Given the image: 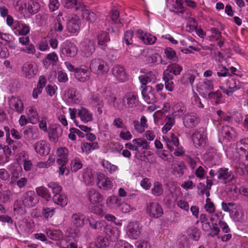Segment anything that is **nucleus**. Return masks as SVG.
Returning <instances> with one entry per match:
<instances>
[{
    "label": "nucleus",
    "mask_w": 248,
    "mask_h": 248,
    "mask_svg": "<svg viewBox=\"0 0 248 248\" xmlns=\"http://www.w3.org/2000/svg\"><path fill=\"white\" fill-rule=\"evenodd\" d=\"M71 221L73 224L76 228H69L66 231V236L72 237L73 239L78 238L79 235V230L78 228L84 225V217L83 215L79 214H74L72 216Z\"/></svg>",
    "instance_id": "f257e3e1"
},
{
    "label": "nucleus",
    "mask_w": 248,
    "mask_h": 248,
    "mask_svg": "<svg viewBox=\"0 0 248 248\" xmlns=\"http://www.w3.org/2000/svg\"><path fill=\"white\" fill-rule=\"evenodd\" d=\"M191 138L193 145L196 148L204 147L207 141L206 131L203 127H200L194 130Z\"/></svg>",
    "instance_id": "f03ea898"
},
{
    "label": "nucleus",
    "mask_w": 248,
    "mask_h": 248,
    "mask_svg": "<svg viewBox=\"0 0 248 248\" xmlns=\"http://www.w3.org/2000/svg\"><path fill=\"white\" fill-rule=\"evenodd\" d=\"M199 221L202 224V230L208 232V235L214 237L219 233L220 230L217 227V224L213 223L211 226L208 218L205 214H202L200 215Z\"/></svg>",
    "instance_id": "7ed1b4c3"
},
{
    "label": "nucleus",
    "mask_w": 248,
    "mask_h": 248,
    "mask_svg": "<svg viewBox=\"0 0 248 248\" xmlns=\"http://www.w3.org/2000/svg\"><path fill=\"white\" fill-rule=\"evenodd\" d=\"M142 226L136 221L129 222L126 228L125 234L131 239H138L141 234Z\"/></svg>",
    "instance_id": "20e7f679"
},
{
    "label": "nucleus",
    "mask_w": 248,
    "mask_h": 248,
    "mask_svg": "<svg viewBox=\"0 0 248 248\" xmlns=\"http://www.w3.org/2000/svg\"><path fill=\"white\" fill-rule=\"evenodd\" d=\"M63 100L68 105L78 104L81 101V95L75 88H69L65 91Z\"/></svg>",
    "instance_id": "39448f33"
},
{
    "label": "nucleus",
    "mask_w": 248,
    "mask_h": 248,
    "mask_svg": "<svg viewBox=\"0 0 248 248\" xmlns=\"http://www.w3.org/2000/svg\"><path fill=\"white\" fill-rule=\"evenodd\" d=\"M90 68L93 72L97 75L106 74L109 70L107 63L103 60L98 58L94 59L91 61Z\"/></svg>",
    "instance_id": "423d86ee"
},
{
    "label": "nucleus",
    "mask_w": 248,
    "mask_h": 248,
    "mask_svg": "<svg viewBox=\"0 0 248 248\" xmlns=\"http://www.w3.org/2000/svg\"><path fill=\"white\" fill-rule=\"evenodd\" d=\"M82 56L85 57H89L92 55L95 51L94 42L89 39L83 40L79 46Z\"/></svg>",
    "instance_id": "0eeeda50"
},
{
    "label": "nucleus",
    "mask_w": 248,
    "mask_h": 248,
    "mask_svg": "<svg viewBox=\"0 0 248 248\" xmlns=\"http://www.w3.org/2000/svg\"><path fill=\"white\" fill-rule=\"evenodd\" d=\"M96 184L99 189L103 190H109L113 186L112 181L103 173L97 174Z\"/></svg>",
    "instance_id": "6e6552de"
},
{
    "label": "nucleus",
    "mask_w": 248,
    "mask_h": 248,
    "mask_svg": "<svg viewBox=\"0 0 248 248\" xmlns=\"http://www.w3.org/2000/svg\"><path fill=\"white\" fill-rule=\"evenodd\" d=\"M214 81L211 79H204L199 82L197 86V91L202 96L206 97L214 89Z\"/></svg>",
    "instance_id": "1a4fd4ad"
},
{
    "label": "nucleus",
    "mask_w": 248,
    "mask_h": 248,
    "mask_svg": "<svg viewBox=\"0 0 248 248\" xmlns=\"http://www.w3.org/2000/svg\"><path fill=\"white\" fill-rule=\"evenodd\" d=\"M8 105L11 109L18 114L23 112L24 109V103L22 100L19 97L12 96L8 99Z\"/></svg>",
    "instance_id": "9d476101"
},
{
    "label": "nucleus",
    "mask_w": 248,
    "mask_h": 248,
    "mask_svg": "<svg viewBox=\"0 0 248 248\" xmlns=\"http://www.w3.org/2000/svg\"><path fill=\"white\" fill-rule=\"evenodd\" d=\"M216 174L219 181L224 184L230 183L234 179L233 173L228 168H219Z\"/></svg>",
    "instance_id": "9b49d317"
},
{
    "label": "nucleus",
    "mask_w": 248,
    "mask_h": 248,
    "mask_svg": "<svg viewBox=\"0 0 248 248\" xmlns=\"http://www.w3.org/2000/svg\"><path fill=\"white\" fill-rule=\"evenodd\" d=\"M22 201L23 204L27 208H31L34 206L39 201L35 192L33 191L30 190L25 192L22 196Z\"/></svg>",
    "instance_id": "f8f14e48"
},
{
    "label": "nucleus",
    "mask_w": 248,
    "mask_h": 248,
    "mask_svg": "<svg viewBox=\"0 0 248 248\" xmlns=\"http://www.w3.org/2000/svg\"><path fill=\"white\" fill-rule=\"evenodd\" d=\"M111 73L118 82H123L127 79L125 68L123 66L115 65L112 69Z\"/></svg>",
    "instance_id": "ddd939ff"
},
{
    "label": "nucleus",
    "mask_w": 248,
    "mask_h": 248,
    "mask_svg": "<svg viewBox=\"0 0 248 248\" xmlns=\"http://www.w3.org/2000/svg\"><path fill=\"white\" fill-rule=\"evenodd\" d=\"M76 10L81 12L82 18L88 21L93 22L96 19L95 14L90 10L85 8L83 2H79L76 6Z\"/></svg>",
    "instance_id": "4468645a"
},
{
    "label": "nucleus",
    "mask_w": 248,
    "mask_h": 248,
    "mask_svg": "<svg viewBox=\"0 0 248 248\" xmlns=\"http://www.w3.org/2000/svg\"><path fill=\"white\" fill-rule=\"evenodd\" d=\"M183 124L186 128H192L200 123V118L195 113H189L183 117Z\"/></svg>",
    "instance_id": "2eb2a0df"
},
{
    "label": "nucleus",
    "mask_w": 248,
    "mask_h": 248,
    "mask_svg": "<svg viewBox=\"0 0 248 248\" xmlns=\"http://www.w3.org/2000/svg\"><path fill=\"white\" fill-rule=\"evenodd\" d=\"M78 53V48L71 42L65 41L63 48L62 49V54L68 58L74 57Z\"/></svg>",
    "instance_id": "dca6fc26"
},
{
    "label": "nucleus",
    "mask_w": 248,
    "mask_h": 248,
    "mask_svg": "<svg viewBox=\"0 0 248 248\" xmlns=\"http://www.w3.org/2000/svg\"><path fill=\"white\" fill-rule=\"evenodd\" d=\"M91 73L87 67L81 66L76 68L75 76L76 78L80 82H85L89 80Z\"/></svg>",
    "instance_id": "f3484780"
},
{
    "label": "nucleus",
    "mask_w": 248,
    "mask_h": 248,
    "mask_svg": "<svg viewBox=\"0 0 248 248\" xmlns=\"http://www.w3.org/2000/svg\"><path fill=\"white\" fill-rule=\"evenodd\" d=\"M17 225L21 232L26 236H28L33 231V223L31 221L28 220L26 218L20 220Z\"/></svg>",
    "instance_id": "a211bd4d"
},
{
    "label": "nucleus",
    "mask_w": 248,
    "mask_h": 248,
    "mask_svg": "<svg viewBox=\"0 0 248 248\" xmlns=\"http://www.w3.org/2000/svg\"><path fill=\"white\" fill-rule=\"evenodd\" d=\"M86 195L89 201L93 204L101 202L103 200V195L94 188H89Z\"/></svg>",
    "instance_id": "6ab92c4d"
},
{
    "label": "nucleus",
    "mask_w": 248,
    "mask_h": 248,
    "mask_svg": "<svg viewBox=\"0 0 248 248\" xmlns=\"http://www.w3.org/2000/svg\"><path fill=\"white\" fill-rule=\"evenodd\" d=\"M56 162L58 164H67L68 162L69 150L66 147H60L57 149Z\"/></svg>",
    "instance_id": "aec40b11"
},
{
    "label": "nucleus",
    "mask_w": 248,
    "mask_h": 248,
    "mask_svg": "<svg viewBox=\"0 0 248 248\" xmlns=\"http://www.w3.org/2000/svg\"><path fill=\"white\" fill-rule=\"evenodd\" d=\"M23 75L28 78H31L37 74L38 68L34 62H27L25 63L22 67Z\"/></svg>",
    "instance_id": "412c9836"
},
{
    "label": "nucleus",
    "mask_w": 248,
    "mask_h": 248,
    "mask_svg": "<svg viewBox=\"0 0 248 248\" xmlns=\"http://www.w3.org/2000/svg\"><path fill=\"white\" fill-rule=\"evenodd\" d=\"M80 20L79 17L74 15L71 16L67 23V30L72 33H76L80 29Z\"/></svg>",
    "instance_id": "4be33fe9"
},
{
    "label": "nucleus",
    "mask_w": 248,
    "mask_h": 248,
    "mask_svg": "<svg viewBox=\"0 0 248 248\" xmlns=\"http://www.w3.org/2000/svg\"><path fill=\"white\" fill-rule=\"evenodd\" d=\"M141 94L145 101L147 104L155 103V91L154 88L147 86L141 91Z\"/></svg>",
    "instance_id": "5701e85b"
},
{
    "label": "nucleus",
    "mask_w": 248,
    "mask_h": 248,
    "mask_svg": "<svg viewBox=\"0 0 248 248\" xmlns=\"http://www.w3.org/2000/svg\"><path fill=\"white\" fill-rule=\"evenodd\" d=\"M78 116L81 121L86 124L93 120V114L88 108L81 107L78 109Z\"/></svg>",
    "instance_id": "b1692460"
},
{
    "label": "nucleus",
    "mask_w": 248,
    "mask_h": 248,
    "mask_svg": "<svg viewBox=\"0 0 248 248\" xmlns=\"http://www.w3.org/2000/svg\"><path fill=\"white\" fill-rule=\"evenodd\" d=\"M166 6L170 12L181 13L183 12V0H167Z\"/></svg>",
    "instance_id": "393cba45"
},
{
    "label": "nucleus",
    "mask_w": 248,
    "mask_h": 248,
    "mask_svg": "<svg viewBox=\"0 0 248 248\" xmlns=\"http://www.w3.org/2000/svg\"><path fill=\"white\" fill-rule=\"evenodd\" d=\"M133 125L137 133L142 134L148 127L147 119L145 116L142 115L140 118V122L137 120L133 121Z\"/></svg>",
    "instance_id": "a878e982"
},
{
    "label": "nucleus",
    "mask_w": 248,
    "mask_h": 248,
    "mask_svg": "<svg viewBox=\"0 0 248 248\" xmlns=\"http://www.w3.org/2000/svg\"><path fill=\"white\" fill-rule=\"evenodd\" d=\"M12 155V151L9 146L2 144L0 142V165H4L10 160Z\"/></svg>",
    "instance_id": "bb28decb"
},
{
    "label": "nucleus",
    "mask_w": 248,
    "mask_h": 248,
    "mask_svg": "<svg viewBox=\"0 0 248 248\" xmlns=\"http://www.w3.org/2000/svg\"><path fill=\"white\" fill-rule=\"evenodd\" d=\"M35 152L42 155H47L49 153L50 148L48 144L43 140L36 142L34 145Z\"/></svg>",
    "instance_id": "cd10ccee"
},
{
    "label": "nucleus",
    "mask_w": 248,
    "mask_h": 248,
    "mask_svg": "<svg viewBox=\"0 0 248 248\" xmlns=\"http://www.w3.org/2000/svg\"><path fill=\"white\" fill-rule=\"evenodd\" d=\"M221 135L226 142L230 141L236 137V131L233 127L224 125L221 128Z\"/></svg>",
    "instance_id": "c85d7f7f"
},
{
    "label": "nucleus",
    "mask_w": 248,
    "mask_h": 248,
    "mask_svg": "<svg viewBox=\"0 0 248 248\" xmlns=\"http://www.w3.org/2000/svg\"><path fill=\"white\" fill-rule=\"evenodd\" d=\"M124 100L126 102V108H133L139 104V98L137 94L135 93L130 92L124 95Z\"/></svg>",
    "instance_id": "c756f323"
},
{
    "label": "nucleus",
    "mask_w": 248,
    "mask_h": 248,
    "mask_svg": "<svg viewBox=\"0 0 248 248\" xmlns=\"http://www.w3.org/2000/svg\"><path fill=\"white\" fill-rule=\"evenodd\" d=\"M236 150L240 156L248 155V138H244L237 141Z\"/></svg>",
    "instance_id": "7c9ffc66"
},
{
    "label": "nucleus",
    "mask_w": 248,
    "mask_h": 248,
    "mask_svg": "<svg viewBox=\"0 0 248 248\" xmlns=\"http://www.w3.org/2000/svg\"><path fill=\"white\" fill-rule=\"evenodd\" d=\"M13 30L17 34L25 36L30 32V29L28 25L16 20Z\"/></svg>",
    "instance_id": "2f4dec72"
},
{
    "label": "nucleus",
    "mask_w": 248,
    "mask_h": 248,
    "mask_svg": "<svg viewBox=\"0 0 248 248\" xmlns=\"http://www.w3.org/2000/svg\"><path fill=\"white\" fill-rule=\"evenodd\" d=\"M136 34L137 36L145 44L152 45L155 42V37L150 33L144 32L142 30H138Z\"/></svg>",
    "instance_id": "473e14b6"
},
{
    "label": "nucleus",
    "mask_w": 248,
    "mask_h": 248,
    "mask_svg": "<svg viewBox=\"0 0 248 248\" xmlns=\"http://www.w3.org/2000/svg\"><path fill=\"white\" fill-rule=\"evenodd\" d=\"M105 232L109 238L110 241H115L119 237L121 233L120 231L116 227L107 226L105 228Z\"/></svg>",
    "instance_id": "72a5a7b5"
},
{
    "label": "nucleus",
    "mask_w": 248,
    "mask_h": 248,
    "mask_svg": "<svg viewBox=\"0 0 248 248\" xmlns=\"http://www.w3.org/2000/svg\"><path fill=\"white\" fill-rule=\"evenodd\" d=\"M121 201L122 199L118 196L111 195L108 197L106 199V205L109 209L116 210L121 205Z\"/></svg>",
    "instance_id": "f704fd0d"
},
{
    "label": "nucleus",
    "mask_w": 248,
    "mask_h": 248,
    "mask_svg": "<svg viewBox=\"0 0 248 248\" xmlns=\"http://www.w3.org/2000/svg\"><path fill=\"white\" fill-rule=\"evenodd\" d=\"M52 200L57 205L62 207H64L68 203V198L65 194L60 192L54 194L52 197Z\"/></svg>",
    "instance_id": "c9c22d12"
},
{
    "label": "nucleus",
    "mask_w": 248,
    "mask_h": 248,
    "mask_svg": "<svg viewBox=\"0 0 248 248\" xmlns=\"http://www.w3.org/2000/svg\"><path fill=\"white\" fill-rule=\"evenodd\" d=\"M99 146L97 142H82L81 149L82 153L88 155L93 151L99 149Z\"/></svg>",
    "instance_id": "e433bc0d"
},
{
    "label": "nucleus",
    "mask_w": 248,
    "mask_h": 248,
    "mask_svg": "<svg viewBox=\"0 0 248 248\" xmlns=\"http://www.w3.org/2000/svg\"><path fill=\"white\" fill-rule=\"evenodd\" d=\"M26 114L31 124H34L38 122L39 116L36 108L30 106L27 108Z\"/></svg>",
    "instance_id": "4c0bfd02"
},
{
    "label": "nucleus",
    "mask_w": 248,
    "mask_h": 248,
    "mask_svg": "<svg viewBox=\"0 0 248 248\" xmlns=\"http://www.w3.org/2000/svg\"><path fill=\"white\" fill-rule=\"evenodd\" d=\"M207 96L211 102L214 105H218L223 102V95L219 91L211 92Z\"/></svg>",
    "instance_id": "58836bf2"
},
{
    "label": "nucleus",
    "mask_w": 248,
    "mask_h": 248,
    "mask_svg": "<svg viewBox=\"0 0 248 248\" xmlns=\"http://www.w3.org/2000/svg\"><path fill=\"white\" fill-rule=\"evenodd\" d=\"M46 83V78L43 77L41 76L39 78L37 87L35 88L32 92V96L33 98L36 99L38 98L39 94H40L45 87Z\"/></svg>",
    "instance_id": "ea45409f"
},
{
    "label": "nucleus",
    "mask_w": 248,
    "mask_h": 248,
    "mask_svg": "<svg viewBox=\"0 0 248 248\" xmlns=\"http://www.w3.org/2000/svg\"><path fill=\"white\" fill-rule=\"evenodd\" d=\"M186 233L188 238L191 240L197 241L200 238L201 231L196 227L192 226L188 228Z\"/></svg>",
    "instance_id": "a19ab883"
},
{
    "label": "nucleus",
    "mask_w": 248,
    "mask_h": 248,
    "mask_svg": "<svg viewBox=\"0 0 248 248\" xmlns=\"http://www.w3.org/2000/svg\"><path fill=\"white\" fill-rule=\"evenodd\" d=\"M82 178L84 183L89 186L93 184V173L92 169L86 168L83 171Z\"/></svg>",
    "instance_id": "79ce46f5"
},
{
    "label": "nucleus",
    "mask_w": 248,
    "mask_h": 248,
    "mask_svg": "<svg viewBox=\"0 0 248 248\" xmlns=\"http://www.w3.org/2000/svg\"><path fill=\"white\" fill-rule=\"evenodd\" d=\"M163 138L166 140V145L170 150L173 149L174 147L179 145L178 138L174 134H171L170 139H169L167 136H163Z\"/></svg>",
    "instance_id": "37998d69"
},
{
    "label": "nucleus",
    "mask_w": 248,
    "mask_h": 248,
    "mask_svg": "<svg viewBox=\"0 0 248 248\" xmlns=\"http://www.w3.org/2000/svg\"><path fill=\"white\" fill-rule=\"evenodd\" d=\"M24 134L28 139L35 140L39 138L40 132L36 127H31L24 130Z\"/></svg>",
    "instance_id": "c03bdc74"
},
{
    "label": "nucleus",
    "mask_w": 248,
    "mask_h": 248,
    "mask_svg": "<svg viewBox=\"0 0 248 248\" xmlns=\"http://www.w3.org/2000/svg\"><path fill=\"white\" fill-rule=\"evenodd\" d=\"M227 86L232 91H236L242 87V83L236 78L230 77L227 81Z\"/></svg>",
    "instance_id": "a18cd8bd"
},
{
    "label": "nucleus",
    "mask_w": 248,
    "mask_h": 248,
    "mask_svg": "<svg viewBox=\"0 0 248 248\" xmlns=\"http://www.w3.org/2000/svg\"><path fill=\"white\" fill-rule=\"evenodd\" d=\"M26 207L22 201L16 200L14 204V211L15 214L22 215L26 213Z\"/></svg>",
    "instance_id": "49530a36"
},
{
    "label": "nucleus",
    "mask_w": 248,
    "mask_h": 248,
    "mask_svg": "<svg viewBox=\"0 0 248 248\" xmlns=\"http://www.w3.org/2000/svg\"><path fill=\"white\" fill-rule=\"evenodd\" d=\"M101 164L105 171L108 172L109 173L112 174L118 170V166L111 164L108 160L103 159Z\"/></svg>",
    "instance_id": "de8ad7c7"
},
{
    "label": "nucleus",
    "mask_w": 248,
    "mask_h": 248,
    "mask_svg": "<svg viewBox=\"0 0 248 248\" xmlns=\"http://www.w3.org/2000/svg\"><path fill=\"white\" fill-rule=\"evenodd\" d=\"M35 191L37 194L42 197L47 201L51 199V195L47 189L43 186L37 187L35 188Z\"/></svg>",
    "instance_id": "09e8293b"
},
{
    "label": "nucleus",
    "mask_w": 248,
    "mask_h": 248,
    "mask_svg": "<svg viewBox=\"0 0 248 248\" xmlns=\"http://www.w3.org/2000/svg\"><path fill=\"white\" fill-rule=\"evenodd\" d=\"M45 232L47 236L51 239L57 240L61 238L62 235V232L59 230H52L50 229L46 228L45 230Z\"/></svg>",
    "instance_id": "8fccbe9b"
},
{
    "label": "nucleus",
    "mask_w": 248,
    "mask_h": 248,
    "mask_svg": "<svg viewBox=\"0 0 248 248\" xmlns=\"http://www.w3.org/2000/svg\"><path fill=\"white\" fill-rule=\"evenodd\" d=\"M49 140L54 142L58 140L59 134L58 133V127L54 125L50 126L47 131Z\"/></svg>",
    "instance_id": "3c124183"
},
{
    "label": "nucleus",
    "mask_w": 248,
    "mask_h": 248,
    "mask_svg": "<svg viewBox=\"0 0 248 248\" xmlns=\"http://www.w3.org/2000/svg\"><path fill=\"white\" fill-rule=\"evenodd\" d=\"M232 216H230V217L232 218L233 220L238 221L243 219L244 213L240 206L235 204V206H234L233 209H232Z\"/></svg>",
    "instance_id": "603ef678"
},
{
    "label": "nucleus",
    "mask_w": 248,
    "mask_h": 248,
    "mask_svg": "<svg viewBox=\"0 0 248 248\" xmlns=\"http://www.w3.org/2000/svg\"><path fill=\"white\" fill-rule=\"evenodd\" d=\"M96 246L99 248H107L110 245V240L108 237L98 236L95 241Z\"/></svg>",
    "instance_id": "864d4df0"
},
{
    "label": "nucleus",
    "mask_w": 248,
    "mask_h": 248,
    "mask_svg": "<svg viewBox=\"0 0 248 248\" xmlns=\"http://www.w3.org/2000/svg\"><path fill=\"white\" fill-rule=\"evenodd\" d=\"M64 24V21L63 17L61 16L58 15L54 21L53 28L55 31L61 32L63 29Z\"/></svg>",
    "instance_id": "5fc2aeb1"
},
{
    "label": "nucleus",
    "mask_w": 248,
    "mask_h": 248,
    "mask_svg": "<svg viewBox=\"0 0 248 248\" xmlns=\"http://www.w3.org/2000/svg\"><path fill=\"white\" fill-rule=\"evenodd\" d=\"M175 124V120L173 117L167 116L165 118V124L162 128V132L165 134L168 132Z\"/></svg>",
    "instance_id": "6e6d98bb"
},
{
    "label": "nucleus",
    "mask_w": 248,
    "mask_h": 248,
    "mask_svg": "<svg viewBox=\"0 0 248 248\" xmlns=\"http://www.w3.org/2000/svg\"><path fill=\"white\" fill-rule=\"evenodd\" d=\"M110 40L109 36L106 31H101L98 35V44L100 46H106V44Z\"/></svg>",
    "instance_id": "4d7b16f0"
},
{
    "label": "nucleus",
    "mask_w": 248,
    "mask_h": 248,
    "mask_svg": "<svg viewBox=\"0 0 248 248\" xmlns=\"http://www.w3.org/2000/svg\"><path fill=\"white\" fill-rule=\"evenodd\" d=\"M190 101L191 104L195 108H204V105L202 103L201 99L195 92L193 93Z\"/></svg>",
    "instance_id": "13d9d810"
},
{
    "label": "nucleus",
    "mask_w": 248,
    "mask_h": 248,
    "mask_svg": "<svg viewBox=\"0 0 248 248\" xmlns=\"http://www.w3.org/2000/svg\"><path fill=\"white\" fill-rule=\"evenodd\" d=\"M15 8L21 13H27V5L25 0H14Z\"/></svg>",
    "instance_id": "bf43d9fd"
},
{
    "label": "nucleus",
    "mask_w": 248,
    "mask_h": 248,
    "mask_svg": "<svg viewBox=\"0 0 248 248\" xmlns=\"http://www.w3.org/2000/svg\"><path fill=\"white\" fill-rule=\"evenodd\" d=\"M6 143L7 144L6 146H9V148L11 151L12 149L14 152H16L22 147V143L20 141L15 140L12 139L6 141Z\"/></svg>",
    "instance_id": "052dcab7"
},
{
    "label": "nucleus",
    "mask_w": 248,
    "mask_h": 248,
    "mask_svg": "<svg viewBox=\"0 0 248 248\" xmlns=\"http://www.w3.org/2000/svg\"><path fill=\"white\" fill-rule=\"evenodd\" d=\"M211 34L209 36V40L211 42L217 41L221 37V32L217 28H211L210 30Z\"/></svg>",
    "instance_id": "680f3d73"
},
{
    "label": "nucleus",
    "mask_w": 248,
    "mask_h": 248,
    "mask_svg": "<svg viewBox=\"0 0 248 248\" xmlns=\"http://www.w3.org/2000/svg\"><path fill=\"white\" fill-rule=\"evenodd\" d=\"M39 9L40 5L37 1L31 0L28 2L27 12H28L30 14H35L38 11Z\"/></svg>",
    "instance_id": "e2e57ef3"
},
{
    "label": "nucleus",
    "mask_w": 248,
    "mask_h": 248,
    "mask_svg": "<svg viewBox=\"0 0 248 248\" xmlns=\"http://www.w3.org/2000/svg\"><path fill=\"white\" fill-rule=\"evenodd\" d=\"M155 75L153 74V72L149 71L147 72L145 75L140 76L139 79L141 84L145 85L148 82H151L154 78Z\"/></svg>",
    "instance_id": "0e129e2a"
},
{
    "label": "nucleus",
    "mask_w": 248,
    "mask_h": 248,
    "mask_svg": "<svg viewBox=\"0 0 248 248\" xmlns=\"http://www.w3.org/2000/svg\"><path fill=\"white\" fill-rule=\"evenodd\" d=\"M82 164L80 159L78 157H75L71 161L70 168L72 171L77 172L78 170L81 169Z\"/></svg>",
    "instance_id": "69168bd1"
},
{
    "label": "nucleus",
    "mask_w": 248,
    "mask_h": 248,
    "mask_svg": "<svg viewBox=\"0 0 248 248\" xmlns=\"http://www.w3.org/2000/svg\"><path fill=\"white\" fill-rule=\"evenodd\" d=\"M49 36L42 38L37 45V48L41 51L48 50L49 49L48 45Z\"/></svg>",
    "instance_id": "338daca9"
},
{
    "label": "nucleus",
    "mask_w": 248,
    "mask_h": 248,
    "mask_svg": "<svg viewBox=\"0 0 248 248\" xmlns=\"http://www.w3.org/2000/svg\"><path fill=\"white\" fill-rule=\"evenodd\" d=\"M172 111L174 115H181L185 111V107L181 102L175 104L172 107Z\"/></svg>",
    "instance_id": "774afa93"
}]
</instances>
